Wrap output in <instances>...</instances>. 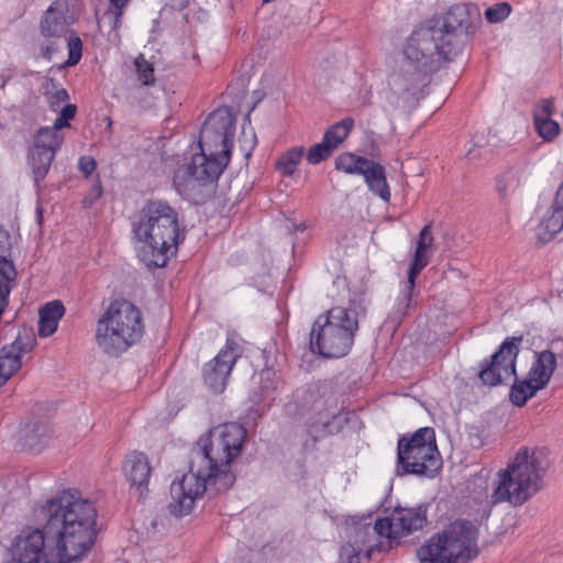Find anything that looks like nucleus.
<instances>
[{"label": "nucleus", "instance_id": "nucleus-29", "mask_svg": "<svg viewBox=\"0 0 563 563\" xmlns=\"http://www.w3.org/2000/svg\"><path fill=\"white\" fill-rule=\"evenodd\" d=\"M538 390L541 388L529 376L525 379L516 378L510 388L509 399L515 406L523 407Z\"/></svg>", "mask_w": 563, "mask_h": 563}, {"label": "nucleus", "instance_id": "nucleus-2", "mask_svg": "<svg viewBox=\"0 0 563 563\" xmlns=\"http://www.w3.org/2000/svg\"><path fill=\"white\" fill-rule=\"evenodd\" d=\"M482 23L475 3H456L442 18L416 27L402 46L405 59L412 67L439 71L464 48L470 35Z\"/></svg>", "mask_w": 563, "mask_h": 563}, {"label": "nucleus", "instance_id": "nucleus-30", "mask_svg": "<svg viewBox=\"0 0 563 563\" xmlns=\"http://www.w3.org/2000/svg\"><path fill=\"white\" fill-rule=\"evenodd\" d=\"M218 428L222 434L224 443H228V445H230V450H233L238 455H240L247 435L246 429L236 422L219 424Z\"/></svg>", "mask_w": 563, "mask_h": 563}, {"label": "nucleus", "instance_id": "nucleus-34", "mask_svg": "<svg viewBox=\"0 0 563 563\" xmlns=\"http://www.w3.org/2000/svg\"><path fill=\"white\" fill-rule=\"evenodd\" d=\"M36 339L32 330L23 329L19 331L12 344L5 345V351L18 354L20 357H22V354L30 353L34 349Z\"/></svg>", "mask_w": 563, "mask_h": 563}, {"label": "nucleus", "instance_id": "nucleus-27", "mask_svg": "<svg viewBox=\"0 0 563 563\" xmlns=\"http://www.w3.org/2000/svg\"><path fill=\"white\" fill-rule=\"evenodd\" d=\"M113 0V3L109 2L107 10L98 18L99 27L107 30L108 41L112 44H120L121 35L120 30L123 25V15L126 7L122 5V2Z\"/></svg>", "mask_w": 563, "mask_h": 563}, {"label": "nucleus", "instance_id": "nucleus-13", "mask_svg": "<svg viewBox=\"0 0 563 563\" xmlns=\"http://www.w3.org/2000/svg\"><path fill=\"white\" fill-rule=\"evenodd\" d=\"M63 137L54 130L38 129L33 145L29 147L26 163L31 170L34 190L40 197L43 191L42 183L49 173L56 152L60 147Z\"/></svg>", "mask_w": 563, "mask_h": 563}, {"label": "nucleus", "instance_id": "nucleus-42", "mask_svg": "<svg viewBox=\"0 0 563 563\" xmlns=\"http://www.w3.org/2000/svg\"><path fill=\"white\" fill-rule=\"evenodd\" d=\"M60 37H44L40 44V54L43 58L51 60L52 56L58 51L57 40Z\"/></svg>", "mask_w": 563, "mask_h": 563}, {"label": "nucleus", "instance_id": "nucleus-6", "mask_svg": "<svg viewBox=\"0 0 563 563\" xmlns=\"http://www.w3.org/2000/svg\"><path fill=\"white\" fill-rule=\"evenodd\" d=\"M544 457L527 449L517 453L506 470L498 473L499 481L492 499L494 504L508 501L521 506L542 487L545 473Z\"/></svg>", "mask_w": 563, "mask_h": 563}, {"label": "nucleus", "instance_id": "nucleus-25", "mask_svg": "<svg viewBox=\"0 0 563 563\" xmlns=\"http://www.w3.org/2000/svg\"><path fill=\"white\" fill-rule=\"evenodd\" d=\"M51 439V428L46 421L35 420L27 422L21 437L22 445L33 454H38Z\"/></svg>", "mask_w": 563, "mask_h": 563}, {"label": "nucleus", "instance_id": "nucleus-9", "mask_svg": "<svg viewBox=\"0 0 563 563\" xmlns=\"http://www.w3.org/2000/svg\"><path fill=\"white\" fill-rule=\"evenodd\" d=\"M478 554L467 521H455L417 550L421 563H468Z\"/></svg>", "mask_w": 563, "mask_h": 563}, {"label": "nucleus", "instance_id": "nucleus-12", "mask_svg": "<svg viewBox=\"0 0 563 563\" xmlns=\"http://www.w3.org/2000/svg\"><path fill=\"white\" fill-rule=\"evenodd\" d=\"M521 342L522 336H508L489 358L481 362L477 376L482 385L495 387L517 376L516 361Z\"/></svg>", "mask_w": 563, "mask_h": 563}, {"label": "nucleus", "instance_id": "nucleus-1", "mask_svg": "<svg viewBox=\"0 0 563 563\" xmlns=\"http://www.w3.org/2000/svg\"><path fill=\"white\" fill-rule=\"evenodd\" d=\"M97 509L76 489L47 499L40 509L43 528L18 534L3 563H73L80 561L97 538Z\"/></svg>", "mask_w": 563, "mask_h": 563}, {"label": "nucleus", "instance_id": "nucleus-38", "mask_svg": "<svg viewBox=\"0 0 563 563\" xmlns=\"http://www.w3.org/2000/svg\"><path fill=\"white\" fill-rule=\"evenodd\" d=\"M510 12L511 7L509 3L499 2L486 9L485 18L490 23H498L507 19Z\"/></svg>", "mask_w": 563, "mask_h": 563}, {"label": "nucleus", "instance_id": "nucleus-4", "mask_svg": "<svg viewBox=\"0 0 563 563\" xmlns=\"http://www.w3.org/2000/svg\"><path fill=\"white\" fill-rule=\"evenodd\" d=\"M132 232L141 243L137 256L148 268L165 267L185 240L177 211L162 199L145 201Z\"/></svg>", "mask_w": 563, "mask_h": 563}, {"label": "nucleus", "instance_id": "nucleus-28", "mask_svg": "<svg viewBox=\"0 0 563 563\" xmlns=\"http://www.w3.org/2000/svg\"><path fill=\"white\" fill-rule=\"evenodd\" d=\"M64 313L65 307L60 300L46 302L38 311V335L46 338L54 334Z\"/></svg>", "mask_w": 563, "mask_h": 563}, {"label": "nucleus", "instance_id": "nucleus-31", "mask_svg": "<svg viewBox=\"0 0 563 563\" xmlns=\"http://www.w3.org/2000/svg\"><path fill=\"white\" fill-rule=\"evenodd\" d=\"M354 126L352 118H344L343 120L332 124L323 134V141L329 143L332 150H335L350 134Z\"/></svg>", "mask_w": 563, "mask_h": 563}, {"label": "nucleus", "instance_id": "nucleus-14", "mask_svg": "<svg viewBox=\"0 0 563 563\" xmlns=\"http://www.w3.org/2000/svg\"><path fill=\"white\" fill-rule=\"evenodd\" d=\"M335 168L345 174L363 176L368 189L375 196H378L385 202L390 200L386 170L379 163L354 153H343L336 157Z\"/></svg>", "mask_w": 563, "mask_h": 563}, {"label": "nucleus", "instance_id": "nucleus-36", "mask_svg": "<svg viewBox=\"0 0 563 563\" xmlns=\"http://www.w3.org/2000/svg\"><path fill=\"white\" fill-rule=\"evenodd\" d=\"M77 113V106L67 103L59 112V115L55 120L53 126H42L41 129L54 130L58 133L59 130L70 126L69 121L75 118Z\"/></svg>", "mask_w": 563, "mask_h": 563}, {"label": "nucleus", "instance_id": "nucleus-21", "mask_svg": "<svg viewBox=\"0 0 563 563\" xmlns=\"http://www.w3.org/2000/svg\"><path fill=\"white\" fill-rule=\"evenodd\" d=\"M429 264V258L427 256V252L423 250V246H416L415 254L409 265L408 269V279L405 284L404 289L401 290L399 297L397 298L394 316L398 319H402L412 303V296L416 287V279L421 273V271Z\"/></svg>", "mask_w": 563, "mask_h": 563}, {"label": "nucleus", "instance_id": "nucleus-19", "mask_svg": "<svg viewBox=\"0 0 563 563\" xmlns=\"http://www.w3.org/2000/svg\"><path fill=\"white\" fill-rule=\"evenodd\" d=\"M435 73L438 71L423 67L404 68L391 78L390 90L394 95L399 93L406 102L419 100L424 97V89L430 85L431 77Z\"/></svg>", "mask_w": 563, "mask_h": 563}, {"label": "nucleus", "instance_id": "nucleus-3", "mask_svg": "<svg viewBox=\"0 0 563 563\" xmlns=\"http://www.w3.org/2000/svg\"><path fill=\"white\" fill-rule=\"evenodd\" d=\"M238 453L224 443L218 426L202 434L192 450L189 472L170 485L169 512L176 517L188 515L197 498L207 490L227 492L235 482L230 471Z\"/></svg>", "mask_w": 563, "mask_h": 563}, {"label": "nucleus", "instance_id": "nucleus-16", "mask_svg": "<svg viewBox=\"0 0 563 563\" xmlns=\"http://www.w3.org/2000/svg\"><path fill=\"white\" fill-rule=\"evenodd\" d=\"M238 357L235 343L228 341L212 360L203 364L202 379L211 393L221 394L224 391Z\"/></svg>", "mask_w": 563, "mask_h": 563}, {"label": "nucleus", "instance_id": "nucleus-7", "mask_svg": "<svg viewBox=\"0 0 563 563\" xmlns=\"http://www.w3.org/2000/svg\"><path fill=\"white\" fill-rule=\"evenodd\" d=\"M357 330L355 311L333 307L314 320L310 331V351L325 358L343 357L352 349Z\"/></svg>", "mask_w": 563, "mask_h": 563}, {"label": "nucleus", "instance_id": "nucleus-45", "mask_svg": "<svg viewBox=\"0 0 563 563\" xmlns=\"http://www.w3.org/2000/svg\"><path fill=\"white\" fill-rule=\"evenodd\" d=\"M91 191L96 199H98L102 196L103 190H102V185H101L99 175L96 176V180L92 184Z\"/></svg>", "mask_w": 563, "mask_h": 563}, {"label": "nucleus", "instance_id": "nucleus-44", "mask_svg": "<svg viewBox=\"0 0 563 563\" xmlns=\"http://www.w3.org/2000/svg\"><path fill=\"white\" fill-rule=\"evenodd\" d=\"M433 235L431 231V224H426L420 233L417 241V246H420V244L423 246V250L427 252L433 244Z\"/></svg>", "mask_w": 563, "mask_h": 563}, {"label": "nucleus", "instance_id": "nucleus-39", "mask_svg": "<svg viewBox=\"0 0 563 563\" xmlns=\"http://www.w3.org/2000/svg\"><path fill=\"white\" fill-rule=\"evenodd\" d=\"M82 56V42L78 36H70L68 40V58L66 66H75Z\"/></svg>", "mask_w": 563, "mask_h": 563}, {"label": "nucleus", "instance_id": "nucleus-17", "mask_svg": "<svg viewBox=\"0 0 563 563\" xmlns=\"http://www.w3.org/2000/svg\"><path fill=\"white\" fill-rule=\"evenodd\" d=\"M292 401L300 413L312 411L321 415L336 405L332 389L321 382H313L297 388L292 394Z\"/></svg>", "mask_w": 563, "mask_h": 563}, {"label": "nucleus", "instance_id": "nucleus-23", "mask_svg": "<svg viewBox=\"0 0 563 563\" xmlns=\"http://www.w3.org/2000/svg\"><path fill=\"white\" fill-rule=\"evenodd\" d=\"M396 537H404L413 531L422 529L427 523V506L420 505L416 508L397 507L393 511Z\"/></svg>", "mask_w": 563, "mask_h": 563}, {"label": "nucleus", "instance_id": "nucleus-33", "mask_svg": "<svg viewBox=\"0 0 563 563\" xmlns=\"http://www.w3.org/2000/svg\"><path fill=\"white\" fill-rule=\"evenodd\" d=\"M522 169L519 167L507 168L496 180V190L499 196L505 198L509 191L516 190L522 179Z\"/></svg>", "mask_w": 563, "mask_h": 563}, {"label": "nucleus", "instance_id": "nucleus-47", "mask_svg": "<svg viewBox=\"0 0 563 563\" xmlns=\"http://www.w3.org/2000/svg\"><path fill=\"white\" fill-rule=\"evenodd\" d=\"M36 214H37V222H38V224H41V222L43 220V210L40 206H37V208H36Z\"/></svg>", "mask_w": 563, "mask_h": 563}, {"label": "nucleus", "instance_id": "nucleus-22", "mask_svg": "<svg viewBox=\"0 0 563 563\" xmlns=\"http://www.w3.org/2000/svg\"><path fill=\"white\" fill-rule=\"evenodd\" d=\"M563 229V180L559 186L553 203L538 227L539 240L551 241Z\"/></svg>", "mask_w": 563, "mask_h": 563}, {"label": "nucleus", "instance_id": "nucleus-10", "mask_svg": "<svg viewBox=\"0 0 563 563\" xmlns=\"http://www.w3.org/2000/svg\"><path fill=\"white\" fill-rule=\"evenodd\" d=\"M229 161L219 155L200 151L191 157L183 175L180 172L174 176V187L180 195L190 196L197 186H207L217 183L219 176L227 167Z\"/></svg>", "mask_w": 563, "mask_h": 563}, {"label": "nucleus", "instance_id": "nucleus-46", "mask_svg": "<svg viewBox=\"0 0 563 563\" xmlns=\"http://www.w3.org/2000/svg\"><path fill=\"white\" fill-rule=\"evenodd\" d=\"M167 4L173 8H185L188 3V0H165Z\"/></svg>", "mask_w": 563, "mask_h": 563}, {"label": "nucleus", "instance_id": "nucleus-41", "mask_svg": "<svg viewBox=\"0 0 563 563\" xmlns=\"http://www.w3.org/2000/svg\"><path fill=\"white\" fill-rule=\"evenodd\" d=\"M53 88L54 90L47 93V99L51 109L56 111L63 102H66L69 99V95L65 88L57 87L55 82H53Z\"/></svg>", "mask_w": 563, "mask_h": 563}, {"label": "nucleus", "instance_id": "nucleus-48", "mask_svg": "<svg viewBox=\"0 0 563 563\" xmlns=\"http://www.w3.org/2000/svg\"><path fill=\"white\" fill-rule=\"evenodd\" d=\"M112 120L110 118H108V125H107V130H111L112 129Z\"/></svg>", "mask_w": 563, "mask_h": 563}, {"label": "nucleus", "instance_id": "nucleus-37", "mask_svg": "<svg viewBox=\"0 0 563 563\" xmlns=\"http://www.w3.org/2000/svg\"><path fill=\"white\" fill-rule=\"evenodd\" d=\"M333 151L334 150H332L329 143H325V141L322 140V142L312 145L308 150L307 161L309 164L312 165L320 164L321 162L330 157Z\"/></svg>", "mask_w": 563, "mask_h": 563}, {"label": "nucleus", "instance_id": "nucleus-20", "mask_svg": "<svg viewBox=\"0 0 563 563\" xmlns=\"http://www.w3.org/2000/svg\"><path fill=\"white\" fill-rule=\"evenodd\" d=\"M122 471L131 488H135L140 497L148 493L152 467L147 456L139 451L130 452L122 462Z\"/></svg>", "mask_w": 563, "mask_h": 563}, {"label": "nucleus", "instance_id": "nucleus-8", "mask_svg": "<svg viewBox=\"0 0 563 563\" xmlns=\"http://www.w3.org/2000/svg\"><path fill=\"white\" fill-rule=\"evenodd\" d=\"M442 467L435 443V432L430 427L412 434H402L397 442V474L433 478Z\"/></svg>", "mask_w": 563, "mask_h": 563}, {"label": "nucleus", "instance_id": "nucleus-49", "mask_svg": "<svg viewBox=\"0 0 563 563\" xmlns=\"http://www.w3.org/2000/svg\"><path fill=\"white\" fill-rule=\"evenodd\" d=\"M269 373H271L269 371L262 372V376H264V375H269Z\"/></svg>", "mask_w": 563, "mask_h": 563}, {"label": "nucleus", "instance_id": "nucleus-5", "mask_svg": "<svg viewBox=\"0 0 563 563\" xmlns=\"http://www.w3.org/2000/svg\"><path fill=\"white\" fill-rule=\"evenodd\" d=\"M141 310L126 299L112 301L97 321L96 342L110 356H119L144 334Z\"/></svg>", "mask_w": 563, "mask_h": 563}, {"label": "nucleus", "instance_id": "nucleus-35", "mask_svg": "<svg viewBox=\"0 0 563 563\" xmlns=\"http://www.w3.org/2000/svg\"><path fill=\"white\" fill-rule=\"evenodd\" d=\"M3 346L0 352V368L10 378L16 371L20 369L22 361L20 355L5 351Z\"/></svg>", "mask_w": 563, "mask_h": 563}, {"label": "nucleus", "instance_id": "nucleus-15", "mask_svg": "<svg viewBox=\"0 0 563 563\" xmlns=\"http://www.w3.org/2000/svg\"><path fill=\"white\" fill-rule=\"evenodd\" d=\"M354 544L349 543L343 547L342 555H346L347 563H361L362 554L367 559L371 558L375 550L380 551L378 545H368L372 536H379L388 539H397L394 515L390 518L377 519L373 527L362 526L354 530Z\"/></svg>", "mask_w": 563, "mask_h": 563}, {"label": "nucleus", "instance_id": "nucleus-24", "mask_svg": "<svg viewBox=\"0 0 563 563\" xmlns=\"http://www.w3.org/2000/svg\"><path fill=\"white\" fill-rule=\"evenodd\" d=\"M554 103L551 99H541L533 107L534 128L543 140L551 141L560 132V125L552 119Z\"/></svg>", "mask_w": 563, "mask_h": 563}, {"label": "nucleus", "instance_id": "nucleus-32", "mask_svg": "<svg viewBox=\"0 0 563 563\" xmlns=\"http://www.w3.org/2000/svg\"><path fill=\"white\" fill-rule=\"evenodd\" d=\"M305 150L302 146H295L286 151L276 162V169L286 177L294 175L301 162Z\"/></svg>", "mask_w": 563, "mask_h": 563}, {"label": "nucleus", "instance_id": "nucleus-18", "mask_svg": "<svg viewBox=\"0 0 563 563\" xmlns=\"http://www.w3.org/2000/svg\"><path fill=\"white\" fill-rule=\"evenodd\" d=\"M76 15L70 0H54L40 19L38 30L43 37H64L75 23Z\"/></svg>", "mask_w": 563, "mask_h": 563}, {"label": "nucleus", "instance_id": "nucleus-11", "mask_svg": "<svg viewBox=\"0 0 563 563\" xmlns=\"http://www.w3.org/2000/svg\"><path fill=\"white\" fill-rule=\"evenodd\" d=\"M235 132V119L228 108H219L205 120L199 136V148L230 161Z\"/></svg>", "mask_w": 563, "mask_h": 563}, {"label": "nucleus", "instance_id": "nucleus-40", "mask_svg": "<svg viewBox=\"0 0 563 563\" xmlns=\"http://www.w3.org/2000/svg\"><path fill=\"white\" fill-rule=\"evenodd\" d=\"M135 67L139 78L143 85L150 86L155 82L154 68L152 64H150L144 58H141L135 60Z\"/></svg>", "mask_w": 563, "mask_h": 563}, {"label": "nucleus", "instance_id": "nucleus-26", "mask_svg": "<svg viewBox=\"0 0 563 563\" xmlns=\"http://www.w3.org/2000/svg\"><path fill=\"white\" fill-rule=\"evenodd\" d=\"M556 366V355L552 351L544 350L536 352L534 361L528 372V376L534 380L539 388L543 389L551 380Z\"/></svg>", "mask_w": 563, "mask_h": 563}, {"label": "nucleus", "instance_id": "nucleus-43", "mask_svg": "<svg viewBox=\"0 0 563 563\" xmlns=\"http://www.w3.org/2000/svg\"><path fill=\"white\" fill-rule=\"evenodd\" d=\"M97 168V162L92 156H80L78 159V169L86 179H89Z\"/></svg>", "mask_w": 563, "mask_h": 563}]
</instances>
